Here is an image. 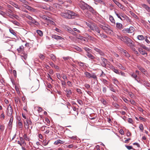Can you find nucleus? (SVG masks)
Segmentation results:
<instances>
[{
  "label": "nucleus",
  "instance_id": "f257e3e1",
  "mask_svg": "<svg viewBox=\"0 0 150 150\" xmlns=\"http://www.w3.org/2000/svg\"><path fill=\"white\" fill-rule=\"evenodd\" d=\"M61 15L62 17L66 18L73 19L74 18L78 15L71 11L66 10L64 12L61 13Z\"/></svg>",
  "mask_w": 150,
  "mask_h": 150
},
{
  "label": "nucleus",
  "instance_id": "f03ea898",
  "mask_svg": "<svg viewBox=\"0 0 150 150\" xmlns=\"http://www.w3.org/2000/svg\"><path fill=\"white\" fill-rule=\"evenodd\" d=\"M23 122L25 126H26L25 128L28 129L30 127H31V129H32L33 127V123L30 119H27L26 120H23Z\"/></svg>",
  "mask_w": 150,
  "mask_h": 150
},
{
  "label": "nucleus",
  "instance_id": "7ed1b4c3",
  "mask_svg": "<svg viewBox=\"0 0 150 150\" xmlns=\"http://www.w3.org/2000/svg\"><path fill=\"white\" fill-rule=\"evenodd\" d=\"M84 74L85 76L87 78L89 79L92 78L95 79H97V76L94 73H90L87 71H86L84 72Z\"/></svg>",
  "mask_w": 150,
  "mask_h": 150
},
{
  "label": "nucleus",
  "instance_id": "20e7f679",
  "mask_svg": "<svg viewBox=\"0 0 150 150\" xmlns=\"http://www.w3.org/2000/svg\"><path fill=\"white\" fill-rule=\"evenodd\" d=\"M125 43L128 46L132 47V45H134V43L131 39L127 37H125Z\"/></svg>",
  "mask_w": 150,
  "mask_h": 150
},
{
  "label": "nucleus",
  "instance_id": "39448f33",
  "mask_svg": "<svg viewBox=\"0 0 150 150\" xmlns=\"http://www.w3.org/2000/svg\"><path fill=\"white\" fill-rule=\"evenodd\" d=\"M98 32H96V35L94 34V35L96 36L98 38L100 39L101 38L102 39L105 38L107 37V35L104 34L103 33H100V31Z\"/></svg>",
  "mask_w": 150,
  "mask_h": 150
},
{
  "label": "nucleus",
  "instance_id": "423d86ee",
  "mask_svg": "<svg viewBox=\"0 0 150 150\" xmlns=\"http://www.w3.org/2000/svg\"><path fill=\"white\" fill-rule=\"evenodd\" d=\"M89 28L93 31L96 32H98L100 31V29L99 27L96 24H93L92 25H89Z\"/></svg>",
  "mask_w": 150,
  "mask_h": 150
},
{
  "label": "nucleus",
  "instance_id": "0eeeda50",
  "mask_svg": "<svg viewBox=\"0 0 150 150\" xmlns=\"http://www.w3.org/2000/svg\"><path fill=\"white\" fill-rule=\"evenodd\" d=\"M104 30L106 33L108 34H111L113 32L111 27L108 24L106 25V26Z\"/></svg>",
  "mask_w": 150,
  "mask_h": 150
},
{
  "label": "nucleus",
  "instance_id": "6e6552de",
  "mask_svg": "<svg viewBox=\"0 0 150 150\" xmlns=\"http://www.w3.org/2000/svg\"><path fill=\"white\" fill-rule=\"evenodd\" d=\"M78 5L79 7L83 10L86 9L88 6V4L83 2H80Z\"/></svg>",
  "mask_w": 150,
  "mask_h": 150
},
{
  "label": "nucleus",
  "instance_id": "1a4fd4ad",
  "mask_svg": "<svg viewBox=\"0 0 150 150\" xmlns=\"http://www.w3.org/2000/svg\"><path fill=\"white\" fill-rule=\"evenodd\" d=\"M134 30V27L131 26L129 28H125L123 30V31L124 33H131L133 32Z\"/></svg>",
  "mask_w": 150,
  "mask_h": 150
},
{
  "label": "nucleus",
  "instance_id": "9d476101",
  "mask_svg": "<svg viewBox=\"0 0 150 150\" xmlns=\"http://www.w3.org/2000/svg\"><path fill=\"white\" fill-rule=\"evenodd\" d=\"M7 115L8 116H11L12 114L13 110L12 107L10 104L8 106L7 109Z\"/></svg>",
  "mask_w": 150,
  "mask_h": 150
},
{
  "label": "nucleus",
  "instance_id": "9b49d317",
  "mask_svg": "<svg viewBox=\"0 0 150 150\" xmlns=\"http://www.w3.org/2000/svg\"><path fill=\"white\" fill-rule=\"evenodd\" d=\"M101 59L102 61V62L100 63L101 65L103 67H105L107 63V59L102 57H101Z\"/></svg>",
  "mask_w": 150,
  "mask_h": 150
},
{
  "label": "nucleus",
  "instance_id": "f8f14e48",
  "mask_svg": "<svg viewBox=\"0 0 150 150\" xmlns=\"http://www.w3.org/2000/svg\"><path fill=\"white\" fill-rule=\"evenodd\" d=\"M94 49L96 52H98V54H99L101 56H104V53L100 49L95 47L94 48Z\"/></svg>",
  "mask_w": 150,
  "mask_h": 150
},
{
  "label": "nucleus",
  "instance_id": "ddd939ff",
  "mask_svg": "<svg viewBox=\"0 0 150 150\" xmlns=\"http://www.w3.org/2000/svg\"><path fill=\"white\" fill-rule=\"evenodd\" d=\"M113 1L114 3L121 9H122L123 10H125V8L124 6L121 4L116 0H114Z\"/></svg>",
  "mask_w": 150,
  "mask_h": 150
},
{
  "label": "nucleus",
  "instance_id": "4468645a",
  "mask_svg": "<svg viewBox=\"0 0 150 150\" xmlns=\"http://www.w3.org/2000/svg\"><path fill=\"white\" fill-rule=\"evenodd\" d=\"M110 69L115 73L120 74V73L118 69L115 68L112 65H110Z\"/></svg>",
  "mask_w": 150,
  "mask_h": 150
},
{
  "label": "nucleus",
  "instance_id": "2eb2a0df",
  "mask_svg": "<svg viewBox=\"0 0 150 150\" xmlns=\"http://www.w3.org/2000/svg\"><path fill=\"white\" fill-rule=\"evenodd\" d=\"M142 7L145 8L147 11L150 12V7L148 5L145 4H142Z\"/></svg>",
  "mask_w": 150,
  "mask_h": 150
},
{
  "label": "nucleus",
  "instance_id": "dca6fc26",
  "mask_svg": "<svg viewBox=\"0 0 150 150\" xmlns=\"http://www.w3.org/2000/svg\"><path fill=\"white\" fill-rule=\"evenodd\" d=\"M27 54L25 53H22L21 55L22 59L24 61L27 59Z\"/></svg>",
  "mask_w": 150,
  "mask_h": 150
},
{
  "label": "nucleus",
  "instance_id": "f3484780",
  "mask_svg": "<svg viewBox=\"0 0 150 150\" xmlns=\"http://www.w3.org/2000/svg\"><path fill=\"white\" fill-rule=\"evenodd\" d=\"M52 38L55 39L57 40H62L63 39L61 37L55 35H52Z\"/></svg>",
  "mask_w": 150,
  "mask_h": 150
},
{
  "label": "nucleus",
  "instance_id": "a211bd4d",
  "mask_svg": "<svg viewBox=\"0 0 150 150\" xmlns=\"http://www.w3.org/2000/svg\"><path fill=\"white\" fill-rule=\"evenodd\" d=\"M13 118L12 117H11L10 119V120L9 122L8 127L10 129H11L12 127V125L13 123Z\"/></svg>",
  "mask_w": 150,
  "mask_h": 150
},
{
  "label": "nucleus",
  "instance_id": "6ab92c4d",
  "mask_svg": "<svg viewBox=\"0 0 150 150\" xmlns=\"http://www.w3.org/2000/svg\"><path fill=\"white\" fill-rule=\"evenodd\" d=\"M86 55L88 58L91 60H93L95 58V57L89 52H88Z\"/></svg>",
  "mask_w": 150,
  "mask_h": 150
},
{
  "label": "nucleus",
  "instance_id": "aec40b11",
  "mask_svg": "<svg viewBox=\"0 0 150 150\" xmlns=\"http://www.w3.org/2000/svg\"><path fill=\"white\" fill-rule=\"evenodd\" d=\"M17 126L20 129L22 130L23 128V125L22 122L19 121L17 124Z\"/></svg>",
  "mask_w": 150,
  "mask_h": 150
},
{
  "label": "nucleus",
  "instance_id": "412c9836",
  "mask_svg": "<svg viewBox=\"0 0 150 150\" xmlns=\"http://www.w3.org/2000/svg\"><path fill=\"white\" fill-rule=\"evenodd\" d=\"M50 58L53 61L55 62L56 60V56L52 54H51L49 55Z\"/></svg>",
  "mask_w": 150,
  "mask_h": 150
},
{
  "label": "nucleus",
  "instance_id": "4be33fe9",
  "mask_svg": "<svg viewBox=\"0 0 150 150\" xmlns=\"http://www.w3.org/2000/svg\"><path fill=\"white\" fill-rule=\"evenodd\" d=\"M116 27L117 28L119 29H121L123 28V25L122 24L117 23H116Z\"/></svg>",
  "mask_w": 150,
  "mask_h": 150
},
{
  "label": "nucleus",
  "instance_id": "5701e85b",
  "mask_svg": "<svg viewBox=\"0 0 150 150\" xmlns=\"http://www.w3.org/2000/svg\"><path fill=\"white\" fill-rule=\"evenodd\" d=\"M138 50L140 53L143 55H144L145 54H147L146 52L144 50H143L141 48H139Z\"/></svg>",
  "mask_w": 150,
  "mask_h": 150
},
{
  "label": "nucleus",
  "instance_id": "b1692460",
  "mask_svg": "<svg viewBox=\"0 0 150 150\" xmlns=\"http://www.w3.org/2000/svg\"><path fill=\"white\" fill-rule=\"evenodd\" d=\"M109 18L111 22L113 24H115V21L113 17L111 15H109Z\"/></svg>",
  "mask_w": 150,
  "mask_h": 150
},
{
  "label": "nucleus",
  "instance_id": "393cba45",
  "mask_svg": "<svg viewBox=\"0 0 150 150\" xmlns=\"http://www.w3.org/2000/svg\"><path fill=\"white\" fill-rule=\"evenodd\" d=\"M66 96L67 97H69L70 95L72 93V91L70 89H66Z\"/></svg>",
  "mask_w": 150,
  "mask_h": 150
},
{
  "label": "nucleus",
  "instance_id": "a878e982",
  "mask_svg": "<svg viewBox=\"0 0 150 150\" xmlns=\"http://www.w3.org/2000/svg\"><path fill=\"white\" fill-rule=\"evenodd\" d=\"M64 142L62 141L60 139H58L54 142V144L55 145H58L59 144H63Z\"/></svg>",
  "mask_w": 150,
  "mask_h": 150
},
{
  "label": "nucleus",
  "instance_id": "bb28decb",
  "mask_svg": "<svg viewBox=\"0 0 150 150\" xmlns=\"http://www.w3.org/2000/svg\"><path fill=\"white\" fill-rule=\"evenodd\" d=\"M137 67L142 72L145 74V73L146 72V71L144 69L140 66H138Z\"/></svg>",
  "mask_w": 150,
  "mask_h": 150
},
{
  "label": "nucleus",
  "instance_id": "cd10ccee",
  "mask_svg": "<svg viewBox=\"0 0 150 150\" xmlns=\"http://www.w3.org/2000/svg\"><path fill=\"white\" fill-rule=\"evenodd\" d=\"M23 50V45H21L17 49V51L18 53H21Z\"/></svg>",
  "mask_w": 150,
  "mask_h": 150
},
{
  "label": "nucleus",
  "instance_id": "c85d7f7f",
  "mask_svg": "<svg viewBox=\"0 0 150 150\" xmlns=\"http://www.w3.org/2000/svg\"><path fill=\"white\" fill-rule=\"evenodd\" d=\"M117 66V67L120 69L123 70H125V68L120 64H118Z\"/></svg>",
  "mask_w": 150,
  "mask_h": 150
},
{
  "label": "nucleus",
  "instance_id": "c756f323",
  "mask_svg": "<svg viewBox=\"0 0 150 150\" xmlns=\"http://www.w3.org/2000/svg\"><path fill=\"white\" fill-rule=\"evenodd\" d=\"M36 33L41 37L43 35V33L41 30H36Z\"/></svg>",
  "mask_w": 150,
  "mask_h": 150
},
{
  "label": "nucleus",
  "instance_id": "7c9ffc66",
  "mask_svg": "<svg viewBox=\"0 0 150 150\" xmlns=\"http://www.w3.org/2000/svg\"><path fill=\"white\" fill-rule=\"evenodd\" d=\"M97 39L91 36L90 38L88 40L91 41L93 42H96L97 40Z\"/></svg>",
  "mask_w": 150,
  "mask_h": 150
},
{
  "label": "nucleus",
  "instance_id": "2f4dec72",
  "mask_svg": "<svg viewBox=\"0 0 150 150\" xmlns=\"http://www.w3.org/2000/svg\"><path fill=\"white\" fill-rule=\"evenodd\" d=\"M137 38L139 40H143L144 39V36L142 35H138L137 36Z\"/></svg>",
  "mask_w": 150,
  "mask_h": 150
},
{
  "label": "nucleus",
  "instance_id": "473e14b6",
  "mask_svg": "<svg viewBox=\"0 0 150 150\" xmlns=\"http://www.w3.org/2000/svg\"><path fill=\"white\" fill-rule=\"evenodd\" d=\"M86 9L91 12H92L93 11V8L88 5Z\"/></svg>",
  "mask_w": 150,
  "mask_h": 150
},
{
  "label": "nucleus",
  "instance_id": "72a5a7b5",
  "mask_svg": "<svg viewBox=\"0 0 150 150\" xmlns=\"http://www.w3.org/2000/svg\"><path fill=\"white\" fill-rule=\"evenodd\" d=\"M9 31L13 35H14L15 36H16V33H15V31L13 30V29L12 28H10L9 29Z\"/></svg>",
  "mask_w": 150,
  "mask_h": 150
},
{
  "label": "nucleus",
  "instance_id": "f704fd0d",
  "mask_svg": "<svg viewBox=\"0 0 150 150\" xmlns=\"http://www.w3.org/2000/svg\"><path fill=\"white\" fill-rule=\"evenodd\" d=\"M19 1L22 2L25 5H28L29 4L28 2L26 0H19Z\"/></svg>",
  "mask_w": 150,
  "mask_h": 150
},
{
  "label": "nucleus",
  "instance_id": "c9c22d12",
  "mask_svg": "<svg viewBox=\"0 0 150 150\" xmlns=\"http://www.w3.org/2000/svg\"><path fill=\"white\" fill-rule=\"evenodd\" d=\"M40 17L44 20H46L47 21H49V19L47 18V16L44 15H40Z\"/></svg>",
  "mask_w": 150,
  "mask_h": 150
},
{
  "label": "nucleus",
  "instance_id": "e433bc0d",
  "mask_svg": "<svg viewBox=\"0 0 150 150\" xmlns=\"http://www.w3.org/2000/svg\"><path fill=\"white\" fill-rule=\"evenodd\" d=\"M100 101L101 103L104 105H106L107 104L106 101L103 98H102Z\"/></svg>",
  "mask_w": 150,
  "mask_h": 150
},
{
  "label": "nucleus",
  "instance_id": "4c0bfd02",
  "mask_svg": "<svg viewBox=\"0 0 150 150\" xmlns=\"http://www.w3.org/2000/svg\"><path fill=\"white\" fill-rule=\"evenodd\" d=\"M24 7L27 9L31 11H32L33 9V8L28 6V5H26L25 6H24Z\"/></svg>",
  "mask_w": 150,
  "mask_h": 150
},
{
  "label": "nucleus",
  "instance_id": "58836bf2",
  "mask_svg": "<svg viewBox=\"0 0 150 150\" xmlns=\"http://www.w3.org/2000/svg\"><path fill=\"white\" fill-rule=\"evenodd\" d=\"M131 76L132 77L134 78L135 80H136L137 81H138L136 79L137 77V76L135 73H133L131 75Z\"/></svg>",
  "mask_w": 150,
  "mask_h": 150
},
{
  "label": "nucleus",
  "instance_id": "ea45409f",
  "mask_svg": "<svg viewBox=\"0 0 150 150\" xmlns=\"http://www.w3.org/2000/svg\"><path fill=\"white\" fill-rule=\"evenodd\" d=\"M39 56L40 58L42 60H43L45 58V56L41 54H39Z\"/></svg>",
  "mask_w": 150,
  "mask_h": 150
},
{
  "label": "nucleus",
  "instance_id": "a19ab883",
  "mask_svg": "<svg viewBox=\"0 0 150 150\" xmlns=\"http://www.w3.org/2000/svg\"><path fill=\"white\" fill-rule=\"evenodd\" d=\"M95 1V4L96 5L98 4V3H102L103 2L101 0H93Z\"/></svg>",
  "mask_w": 150,
  "mask_h": 150
},
{
  "label": "nucleus",
  "instance_id": "79ce46f5",
  "mask_svg": "<svg viewBox=\"0 0 150 150\" xmlns=\"http://www.w3.org/2000/svg\"><path fill=\"white\" fill-rule=\"evenodd\" d=\"M106 24H104V25H103L101 24H99V26L100 28L102 29L103 30H104L106 26Z\"/></svg>",
  "mask_w": 150,
  "mask_h": 150
},
{
  "label": "nucleus",
  "instance_id": "37998d69",
  "mask_svg": "<svg viewBox=\"0 0 150 150\" xmlns=\"http://www.w3.org/2000/svg\"><path fill=\"white\" fill-rule=\"evenodd\" d=\"M102 82L104 84L106 85H109L108 82L105 79H103Z\"/></svg>",
  "mask_w": 150,
  "mask_h": 150
},
{
  "label": "nucleus",
  "instance_id": "c03bdc74",
  "mask_svg": "<svg viewBox=\"0 0 150 150\" xmlns=\"http://www.w3.org/2000/svg\"><path fill=\"white\" fill-rule=\"evenodd\" d=\"M139 128L140 129V130L143 132L144 130V127L142 124H140L139 126Z\"/></svg>",
  "mask_w": 150,
  "mask_h": 150
},
{
  "label": "nucleus",
  "instance_id": "a18cd8bd",
  "mask_svg": "<svg viewBox=\"0 0 150 150\" xmlns=\"http://www.w3.org/2000/svg\"><path fill=\"white\" fill-rule=\"evenodd\" d=\"M70 57H63V59L66 62H67L69 61V59Z\"/></svg>",
  "mask_w": 150,
  "mask_h": 150
},
{
  "label": "nucleus",
  "instance_id": "49530a36",
  "mask_svg": "<svg viewBox=\"0 0 150 150\" xmlns=\"http://www.w3.org/2000/svg\"><path fill=\"white\" fill-rule=\"evenodd\" d=\"M11 22L16 25L18 26L19 24V23L16 21H12Z\"/></svg>",
  "mask_w": 150,
  "mask_h": 150
},
{
  "label": "nucleus",
  "instance_id": "de8ad7c7",
  "mask_svg": "<svg viewBox=\"0 0 150 150\" xmlns=\"http://www.w3.org/2000/svg\"><path fill=\"white\" fill-rule=\"evenodd\" d=\"M83 49L87 52V54L88 52H89V51L91 50L89 48L86 47H84Z\"/></svg>",
  "mask_w": 150,
  "mask_h": 150
},
{
  "label": "nucleus",
  "instance_id": "09e8293b",
  "mask_svg": "<svg viewBox=\"0 0 150 150\" xmlns=\"http://www.w3.org/2000/svg\"><path fill=\"white\" fill-rule=\"evenodd\" d=\"M100 60V58L98 57H95V58L94 59L93 62H97V63H98V62H97V61H99Z\"/></svg>",
  "mask_w": 150,
  "mask_h": 150
},
{
  "label": "nucleus",
  "instance_id": "8fccbe9b",
  "mask_svg": "<svg viewBox=\"0 0 150 150\" xmlns=\"http://www.w3.org/2000/svg\"><path fill=\"white\" fill-rule=\"evenodd\" d=\"M78 64L81 67H83L84 66V63L81 62H79L78 63Z\"/></svg>",
  "mask_w": 150,
  "mask_h": 150
},
{
  "label": "nucleus",
  "instance_id": "3c124183",
  "mask_svg": "<svg viewBox=\"0 0 150 150\" xmlns=\"http://www.w3.org/2000/svg\"><path fill=\"white\" fill-rule=\"evenodd\" d=\"M13 5L15 8H18V9H19L20 7L19 6V5L15 3H13Z\"/></svg>",
  "mask_w": 150,
  "mask_h": 150
},
{
  "label": "nucleus",
  "instance_id": "603ef678",
  "mask_svg": "<svg viewBox=\"0 0 150 150\" xmlns=\"http://www.w3.org/2000/svg\"><path fill=\"white\" fill-rule=\"evenodd\" d=\"M84 86L88 89L90 87V85L87 83H85L84 85Z\"/></svg>",
  "mask_w": 150,
  "mask_h": 150
},
{
  "label": "nucleus",
  "instance_id": "864d4df0",
  "mask_svg": "<svg viewBox=\"0 0 150 150\" xmlns=\"http://www.w3.org/2000/svg\"><path fill=\"white\" fill-rule=\"evenodd\" d=\"M139 120L141 121H142L143 122H145L146 121V119L144 118H143V117H139Z\"/></svg>",
  "mask_w": 150,
  "mask_h": 150
},
{
  "label": "nucleus",
  "instance_id": "5fc2aeb1",
  "mask_svg": "<svg viewBox=\"0 0 150 150\" xmlns=\"http://www.w3.org/2000/svg\"><path fill=\"white\" fill-rule=\"evenodd\" d=\"M120 74L122 76H124V77H126V74L124 72L122 71H120Z\"/></svg>",
  "mask_w": 150,
  "mask_h": 150
},
{
  "label": "nucleus",
  "instance_id": "6e6d98bb",
  "mask_svg": "<svg viewBox=\"0 0 150 150\" xmlns=\"http://www.w3.org/2000/svg\"><path fill=\"white\" fill-rule=\"evenodd\" d=\"M112 105L115 107L116 108H118L119 107V105L118 104L115 103L113 102L112 103Z\"/></svg>",
  "mask_w": 150,
  "mask_h": 150
},
{
  "label": "nucleus",
  "instance_id": "4d7b16f0",
  "mask_svg": "<svg viewBox=\"0 0 150 150\" xmlns=\"http://www.w3.org/2000/svg\"><path fill=\"white\" fill-rule=\"evenodd\" d=\"M24 138H23L22 137H20V141L21 142V143L22 144H24L25 142L24 140Z\"/></svg>",
  "mask_w": 150,
  "mask_h": 150
},
{
  "label": "nucleus",
  "instance_id": "13d9d810",
  "mask_svg": "<svg viewBox=\"0 0 150 150\" xmlns=\"http://www.w3.org/2000/svg\"><path fill=\"white\" fill-rule=\"evenodd\" d=\"M24 139L26 140H29V138L26 134H25L23 136Z\"/></svg>",
  "mask_w": 150,
  "mask_h": 150
},
{
  "label": "nucleus",
  "instance_id": "bf43d9fd",
  "mask_svg": "<svg viewBox=\"0 0 150 150\" xmlns=\"http://www.w3.org/2000/svg\"><path fill=\"white\" fill-rule=\"evenodd\" d=\"M132 16L134 18L136 19H138V17L134 13H133L132 14Z\"/></svg>",
  "mask_w": 150,
  "mask_h": 150
},
{
  "label": "nucleus",
  "instance_id": "052dcab7",
  "mask_svg": "<svg viewBox=\"0 0 150 150\" xmlns=\"http://www.w3.org/2000/svg\"><path fill=\"white\" fill-rule=\"evenodd\" d=\"M125 147L128 150H130L131 149H133V147L131 146H128L126 145Z\"/></svg>",
  "mask_w": 150,
  "mask_h": 150
},
{
  "label": "nucleus",
  "instance_id": "680f3d73",
  "mask_svg": "<svg viewBox=\"0 0 150 150\" xmlns=\"http://www.w3.org/2000/svg\"><path fill=\"white\" fill-rule=\"evenodd\" d=\"M135 46L134 44V45L132 46V47H130L131 49H132V50L133 51V52H134L136 50V49L134 47Z\"/></svg>",
  "mask_w": 150,
  "mask_h": 150
},
{
  "label": "nucleus",
  "instance_id": "e2e57ef3",
  "mask_svg": "<svg viewBox=\"0 0 150 150\" xmlns=\"http://www.w3.org/2000/svg\"><path fill=\"white\" fill-rule=\"evenodd\" d=\"M43 145L44 146H46L48 144V142L46 143V140H43L42 142Z\"/></svg>",
  "mask_w": 150,
  "mask_h": 150
},
{
  "label": "nucleus",
  "instance_id": "0e129e2a",
  "mask_svg": "<svg viewBox=\"0 0 150 150\" xmlns=\"http://www.w3.org/2000/svg\"><path fill=\"white\" fill-rule=\"evenodd\" d=\"M128 121L129 123H132V124L133 123V121L130 118H128Z\"/></svg>",
  "mask_w": 150,
  "mask_h": 150
},
{
  "label": "nucleus",
  "instance_id": "69168bd1",
  "mask_svg": "<svg viewBox=\"0 0 150 150\" xmlns=\"http://www.w3.org/2000/svg\"><path fill=\"white\" fill-rule=\"evenodd\" d=\"M25 17L29 20H30V19H32V17H31L30 15L27 14L25 15Z\"/></svg>",
  "mask_w": 150,
  "mask_h": 150
},
{
  "label": "nucleus",
  "instance_id": "338daca9",
  "mask_svg": "<svg viewBox=\"0 0 150 150\" xmlns=\"http://www.w3.org/2000/svg\"><path fill=\"white\" fill-rule=\"evenodd\" d=\"M67 84L70 87H71L72 86V83L70 81H68L67 82Z\"/></svg>",
  "mask_w": 150,
  "mask_h": 150
},
{
  "label": "nucleus",
  "instance_id": "774afa93",
  "mask_svg": "<svg viewBox=\"0 0 150 150\" xmlns=\"http://www.w3.org/2000/svg\"><path fill=\"white\" fill-rule=\"evenodd\" d=\"M85 37L87 38V39L88 40H89V38H90L91 36L87 34H85Z\"/></svg>",
  "mask_w": 150,
  "mask_h": 150
}]
</instances>
